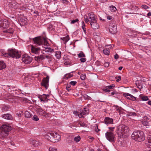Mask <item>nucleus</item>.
<instances>
[{"instance_id": "obj_36", "label": "nucleus", "mask_w": 151, "mask_h": 151, "mask_svg": "<svg viewBox=\"0 0 151 151\" xmlns=\"http://www.w3.org/2000/svg\"><path fill=\"white\" fill-rule=\"evenodd\" d=\"M104 53L106 55H109L110 53V50L109 49H106L103 50Z\"/></svg>"}, {"instance_id": "obj_19", "label": "nucleus", "mask_w": 151, "mask_h": 151, "mask_svg": "<svg viewBox=\"0 0 151 151\" xmlns=\"http://www.w3.org/2000/svg\"><path fill=\"white\" fill-rule=\"evenodd\" d=\"M2 117L3 118L9 120H12L13 119L12 116L9 114H5L2 116Z\"/></svg>"}, {"instance_id": "obj_16", "label": "nucleus", "mask_w": 151, "mask_h": 151, "mask_svg": "<svg viewBox=\"0 0 151 151\" xmlns=\"http://www.w3.org/2000/svg\"><path fill=\"white\" fill-rule=\"evenodd\" d=\"M123 95L128 99L132 101H134L136 100V98L135 97L128 93H124Z\"/></svg>"}, {"instance_id": "obj_2", "label": "nucleus", "mask_w": 151, "mask_h": 151, "mask_svg": "<svg viewBox=\"0 0 151 151\" xmlns=\"http://www.w3.org/2000/svg\"><path fill=\"white\" fill-rule=\"evenodd\" d=\"M132 138L139 142H141L145 139V136L143 132L136 131L134 132L132 135Z\"/></svg>"}, {"instance_id": "obj_21", "label": "nucleus", "mask_w": 151, "mask_h": 151, "mask_svg": "<svg viewBox=\"0 0 151 151\" xmlns=\"http://www.w3.org/2000/svg\"><path fill=\"white\" fill-rule=\"evenodd\" d=\"M104 122L106 124H112L113 123V119L109 117L105 118Z\"/></svg>"}, {"instance_id": "obj_25", "label": "nucleus", "mask_w": 151, "mask_h": 151, "mask_svg": "<svg viewBox=\"0 0 151 151\" xmlns=\"http://www.w3.org/2000/svg\"><path fill=\"white\" fill-rule=\"evenodd\" d=\"M147 138L148 142L146 143V145L148 147L151 148V135L148 136Z\"/></svg>"}, {"instance_id": "obj_46", "label": "nucleus", "mask_w": 151, "mask_h": 151, "mask_svg": "<svg viewBox=\"0 0 151 151\" xmlns=\"http://www.w3.org/2000/svg\"><path fill=\"white\" fill-rule=\"evenodd\" d=\"M50 114L48 113H47L45 112V113H44L42 116L45 117L46 118L48 117L49 116Z\"/></svg>"}, {"instance_id": "obj_39", "label": "nucleus", "mask_w": 151, "mask_h": 151, "mask_svg": "<svg viewBox=\"0 0 151 151\" xmlns=\"http://www.w3.org/2000/svg\"><path fill=\"white\" fill-rule=\"evenodd\" d=\"M129 116H137L136 114L133 112H129L128 114Z\"/></svg>"}, {"instance_id": "obj_45", "label": "nucleus", "mask_w": 151, "mask_h": 151, "mask_svg": "<svg viewBox=\"0 0 151 151\" xmlns=\"http://www.w3.org/2000/svg\"><path fill=\"white\" fill-rule=\"evenodd\" d=\"M49 151H57V149L51 147L49 148Z\"/></svg>"}, {"instance_id": "obj_10", "label": "nucleus", "mask_w": 151, "mask_h": 151, "mask_svg": "<svg viewBox=\"0 0 151 151\" xmlns=\"http://www.w3.org/2000/svg\"><path fill=\"white\" fill-rule=\"evenodd\" d=\"M49 95H46L45 94H43L42 95H39L38 96V98H39L41 101H43L44 103L47 102L48 101L47 99L48 97H49Z\"/></svg>"}, {"instance_id": "obj_30", "label": "nucleus", "mask_w": 151, "mask_h": 151, "mask_svg": "<svg viewBox=\"0 0 151 151\" xmlns=\"http://www.w3.org/2000/svg\"><path fill=\"white\" fill-rule=\"evenodd\" d=\"M6 67V65L3 62L0 61V70L5 68Z\"/></svg>"}, {"instance_id": "obj_63", "label": "nucleus", "mask_w": 151, "mask_h": 151, "mask_svg": "<svg viewBox=\"0 0 151 151\" xmlns=\"http://www.w3.org/2000/svg\"><path fill=\"white\" fill-rule=\"evenodd\" d=\"M64 64L65 65H70V62H65V63H64Z\"/></svg>"}, {"instance_id": "obj_48", "label": "nucleus", "mask_w": 151, "mask_h": 151, "mask_svg": "<svg viewBox=\"0 0 151 151\" xmlns=\"http://www.w3.org/2000/svg\"><path fill=\"white\" fill-rule=\"evenodd\" d=\"M86 58H81L80 59V60L82 62V63H84L86 61Z\"/></svg>"}, {"instance_id": "obj_12", "label": "nucleus", "mask_w": 151, "mask_h": 151, "mask_svg": "<svg viewBox=\"0 0 151 151\" xmlns=\"http://www.w3.org/2000/svg\"><path fill=\"white\" fill-rule=\"evenodd\" d=\"M109 32L113 34H115L117 32V26L116 24L110 26L109 28Z\"/></svg>"}, {"instance_id": "obj_17", "label": "nucleus", "mask_w": 151, "mask_h": 151, "mask_svg": "<svg viewBox=\"0 0 151 151\" xmlns=\"http://www.w3.org/2000/svg\"><path fill=\"white\" fill-rule=\"evenodd\" d=\"M19 21L20 25L22 26L26 24L27 22V19L24 17H20Z\"/></svg>"}, {"instance_id": "obj_38", "label": "nucleus", "mask_w": 151, "mask_h": 151, "mask_svg": "<svg viewBox=\"0 0 151 151\" xmlns=\"http://www.w3.org/2000/svg\"><path fill=\"white\" fill-rule=\"evenodd\" d=\"M81 139L80 137L79 136H78L77 137H75L74 139V140L76 142H79Z\"/></svg>"}, {"instance_id": "obj_41", "label": "nucleus", "mask_w": 151, "mask_h": 151, "mask_svg": "<svg viewBox=\"0 0 151 151\" xmlns=\"http://www.w3.org/2000/svg\"><path fill=\"white\" fill-rule=\"evenodd\" d=\"M115 87V86L114 84H112L110 86H107L105 87V88H108L109 89H113V88H114Z\"/></svg>"}, {"instance_id": "obj_7", "label": "nucleus", "mask_w": 151, "mask_h": 151, "mask_svg": "<svg viewBox=\"0 0 151 151\" xmlns=\"http://www.w3.org/2000/svg\"><path fill=\"white\" fill-rule=\"evenodd\" d=\"M22 61L25 64H29L32 60V58L27 55H23L22 57Z\"/></svg>"}, {"instance_id": "obj_9", "label": "nucleus", "mask_w": 151, "mask_h": 151, "mask_svg": "<svg viewBox=\"0 0 151 151\" xmlns=\"http://www.w3.org/2000/svg\"><path fill=\"white\" fill-rule=\"evenodd\" d=\"M60 136L57 133H54L53 137L51 139V142L55 143L58 142L60 140Z\"/></svg>"}, {"instance_id": "obj_50", "label": "nucleus", "mask_w": 151, "mask_h": 151, "mask_svg": "<svg viewBox=\"0 0 151 151\" xmlns=\"http://www.w3.org/2000/svg\"><path fill=\"white\" fill-rule=\"evenodd\" d=\"M141 7L143 9H148L149 8L148 6H147L146 5H142Z\"/></svg>"}, {"instance_id": "obj_28", "label": "nucleus", "mask_w": 151, "mask_h": 151, "mask_svg": "<svg viewBox=\"0 0 151 151\" xmlns=\"http://www.w3.org/2000/svg\"><path fill=\"white\" fill-rule=\"evenodd\" d=\"M6 29L4 31V32L10 34H13L14 32V29L12 28H9V29Z\"/></svg>"}, {"instance_id": "obj_15", "label": "nucleus", "mask_w": 151, "mask_h": 151, "mask_svg": "<svg viewBox=\"0 0 151 151\" xmlns=\"http://www.w3.org/2000/svg\"><path fill=\"white\" fill-rule=\"evenodd\" d=\"M88 17L89 19L90 23L96 20L95 16L93 13L88 14Z\"/></svg>"}, {"instance_id": "obj_32", "label": "nucleus", "mask_w": 151, "mask_h": 151, "mask_svg": "<svg viewBox=\"0 0 151 151\" xmlns=\"http://www.w3.org/2000/svg\"><path fill=\"white\" fill-rule=\"evenodd\" d=\"M73 76L72 74H71V73H69L65 74L64 77V78L65 79H67L68 78L72 77Z\"/></svg>"}, {"instance_id": "obj_60", "label": "nucleus", "mask_w": 151, "mask_h": 151, "mask_svg": "<svg viewBox=\"0 0 151 151\" xmlns=\"http://www.w3.org/2000/svg\"><path fill=\"white\" fill-rule=\"evenodd\" d=\"M84 18H85V21L86 22V23H88V22H90L89 19H88L87 18H85V17H84Z\"/></svg>"}, {"instance_id": "obj_3", "label": "nucleus", "mask_w": 151, "mask_h": 151, "mask_svg": "<svg viewBox=\"0 0 151 151\" xmlns=\"http://www.w3.org/2000/svg\"><path fill=\"white\" fill-rule=\"evenodd\" d=\"M34 43L39 45H47L48 43L46 39L40 36L37 37L33 39Z\"/></svg>"}, {"instance_id": "obj_26", "label": "nucleus", "mask_w": 151, "mask_h": 151, "mask_svg": "<svg viewBox=\"0 0 151 151\" xmlns=\"http://www.w3.org/2000/svg\"><path fill=\"white\" fill-rule=\"evenodd\" d=\"M35 58L36 60L40 61L44 59L45 57L43 55H40L35 56Z\"/></svg>"}, {"instance_id": "obj_18", "label": "nucleus", "mask_w": 151, "mask_h": 151, "mask_svg": "<svg viewBox=\"0 0 151 151\" xmlns=\"http://www.w3.org/2000/svg\"><path fill=\"white\" fill-rule=\"evenodd\" d=\"M31 50L32 52L35 54H38L40 51V49L39 48L35 47L32 45L31 47Z\"/></svg>"}, {"instance_id": "obj_61", "label": "nucleus", "mask_w": 151, "mask_h": 151, "mask_svg": "<svg viewBox=\"0 0 151 151\" xmlns=\"http://www.w3.org/2000/svg\"><path fill=\"white\" fill-rule=\"evenodd\" d=\"M114 128H115V127H109V129L110 131H111L110 132H112V131H113V129Z\"/></svg>"}, {"instance_id": "obj_13", "label": "nucleus", "mask_w": 151, "mask_h": 151, "mask_svg": "<svg viewBox=\"0 0 151 151\" xmlns=\"http://www.w3.org/2000/svg\"><path fill=\"white\" fill-rule=\"evenodd\" d=\"M121 125L118 126L117 128L116 133L119 137H121L124 134Z\"/></svg>"}, {"instance_id": "obj_20", "label": "nucleus", "mask_w": 151, "mask_h": 151, "mask_svg": "<svg viewBox=\"0 0 151 151\" xmlns=\"http://www.w3.org/2000/svg\"><path fill=\"white\" fill-rule=\"evenodd\" d=\"M8 5L9 7L13 9H16L17 7V4L14 1H12L9 3Z\"/></svg>"}, {"instance_id": "obj_33", "label": "nucleus", "mask_w": 151, "mask_h": 151, "mask_svg": "<svg viewBox=\"0 0 151 151\" xmlns=\"http://www.w3.org/2000/svg\"><path fill=\"white\" fill-rule=\"evenodd\" d=\"M9 107L8 106H3L2 107V110L3 111H8Z\"/></svg>"}, {"instance_id": "obj_37", "label": "nucleus", "mask_w": 151, "mask_h": 151, "mask_svg": "<svg viewBox=\"0 0 151 151\" xmlns=\"http://www.w3.org/2000/svg\"><path fill=\"white\" fill-rule=\"evenodd\" d=\"M78 56L79 58H84L85 57V54L82 51H81L80 53L78 54Z\"/></svg>"}, {"instance_id": "obj_58", "label": "nucleus", "mask_w": 151, "mask_h": 151, "mask_svg": "<svg viewBox=\"0 0 151 151\" xmlns=\"http://www.w3.org/2000/svg\"><path fill=\"white\" fill-rule=\"evenodd\" d=\"M135 84L137 86H138V85H140V84H139V81H136Z\"/></svg>"}, {"instance_id": "obj_40", "label": "nucleus", "mask_w": 151, "mask_h": 151, "mask_svg": "<svg viewBox=\"0 0 151 151\" xmlns=\"http://www.w3.org/2000/svg\"><path fill=\"white\" fill-rule=\"evenodd\" d=\"M79 124L81 127H86L87 126V125L85 123L82 121L80 122L79 123Z\"/></svg>"}, {"instance_id": "obj_55", "label": "nucleus", "mask_w": 151, "mask_h": 151, "mask_svg": "<svg viewBox=\"0 0 151 151\" xmlns=\"http://www.w3.org/2000/svg\"><path fill=\"white\" fill-rule=\"evenodd\" d=\"M103 91L106 92H109L110 91V90L108 89V88H106L104 89Z\"/></svg>"}, {"instance_id": "obj_57", "label": "nucleus", "mask_w": 151, "mask_h": 151, "mask_svg": "<svg viewBox=\"0 0 151 151\" xmlns=\"http://www.w3.org/2000/svg\"><path fill=\"white\" fill-rule=\"evenodd\" d=\"M119 56L117 54H116L114 55V58L116 60L119 58Z\"/></svg>"}, {"instance_id": "obj_35", "label": "nucleus", "mask_w": 151, "mask_h": 151, "mask_svg": "<svg viewBox=\"0 0 151 151\" xmlns=\"http://www.w3.org/2000/svg\"><path fill=\"white\" fill-rule=\"evenodd\" d=\"M55 55L57 58L59 59L61 56V52L60 51H57L56 52Z\"/></svg>"}, {"instance_id": "obj_31", "label": "nucleus", "mask_w": 151, "mask_h": 151, "mask_svg": "<svg viewBox=\"0 0 151 151\" xmlns=\"http://www.w3.org/2000/svg\"><path fill=\"white\" fill-rule=\"evenodd\" d=\"M45 51L46 52H52L54 51V50L51 48L50 47H47V48H45Z\"/></svg>"}, {"instance_id": "obj_49", "label": "nucleus", "mask_w": 151, "mask_h": 151, "mask_svg": "<svg viewBox=\"0 0 151 151\" xmlns=\"http://www.w3.org/2000/svg\"><path fill=\"white\" fill-rule=\"evenodd\" d=\"M82 28L83 29V31L84 32V33L86 34V30L85 28V24H84L82 26Z\"/></svg>"}, {"instance_id": "obj_4", "label": "nucleus", "mask_w": 151, "mask_h": 151, "mask_svg": "<svg viewBox=\"0 0 151 151\" xmlns=\"http://www.w3.org/2000/svg\"><path fill=\"white\" fill-rule=\"evenodd\" d=\"M1 129L2 131L0 136L4 137L9 134V132L12 129V127L9 124H4L1 126Z\"/></svg>"}, {"instance_id": "obj_47", "label": "nucleus", "mask_w": 151, "mask_h": 151, "mask_svg": "<svg viewBox=\"0 0 151 151\" xmlns=\"http://www.w3.org/2000/svg\"><path fill=\"white\" fill-rule=\"evenodd\" d=\"M143 101H147L149 100V99L147 96H143L142 98Z\"/></svg>"}, {"instance_id": "obj_43", "label": "nucleus", "mask_w": 151, "mask_h": 151, "mask_svg": "<svg viewBox=\"0 0 151 151\" xmlns=\"http://www.w3.org/2000/svg\"><path fill=\"white\" fill-rule=\"evenodd\" d=\"M111 10L113 12H115L116 10V7L113 6H111L110 7Z\"/></svg>"}, {"instance_id": "obj_42", "label": "nucleus", "mask_w": 151, "mask_h": 151, "mask_svg": "<svg viewBox=\"0 0 151 151\" xmlns=\"http://www.w3.org/2000/svg\"><path fill=\"white\" fill-rule=\"evenodd\" d=\"M32 119L34 121H37L39 120V118L37 116L35 115L33 116Z\"/></svg>"}, {"instance_id": "obj_24", "label": "nucleus", "mask_w": 151, "mask_h": 151, "mask_svg": "<svg viewBox=\"0 0 151 151\" xmlns=\"http://www.w3.org/2000/svg\"><path fill=\"white\" fill-rule=\"evenodd\" d=\"M121 126L122 127V130L124 134L129 132V129L127 126L123 125H121Z\"/></svg>"}, {"instance_id": "obj_29", "label": "nucleus", "mask_w": 151, "mask_h": 151, "mask_svg": "<svg viewBox=\"0 0 151 151\" xmlns=\"http://www.w3.org/2000/svg\"><path fill=\"white\" fill-rule=\"evenodd\" d=\"M61 39L63 40V42L64 44H66L70 39L69 36L68 35L66 37L63 38H61Z\"/></svg>"}, {"instance_id": "obj_54", "label": "nucleus", "mask_w": 151, "mask_h": 151, "mask_svg": "<svg viewBox=\"0 0 151 151\" xmlns=\"http://www.w3.org/2000/svg\"><path fill=\"white\" fill-rule=\"evenodd\" d=\"M113 17L112 16L108 15L107 16V18L108 20H111L112 19Z\"/></svg>"}, {"instance_id": "obj_59", "label": "nucleus", "mask_w": 151, "mask_h": 151, "mask_svg": "<svg viewBox=\"0 0 151 151\" xmlns=\"http://www.w3.org/2000/svg\"><path fill=\"white\" fill-rule=\"evenodd\" d=\"M104 65L106 67H108L109 65V63L108 62H106L104 64Z\"/></svg>"}, {"instance_id": "obj_44", "label": "nucleus", "mask_w": 151, "mask_h": 151, "mask_svg": "<svg viewBox=\"0 0 151 151\" xmlns=\"http://www.w3.org/2000/svg\"><path fill=\"white\" fill-rule=\"evenodd\" d=\"M81 80H84L86 78V75L85 74H82L81 76Z\"/></svg>"}, {"instance_id": "obj_8", "label": "nucleus", "mask_w": 151, "mask_h": 151, "mask_svg": "<svg viewBox=\"0 0 151 151\" xmlns=\"http://www.w3.org/2000/svg\"><path fill=\"white\" fill-rule=\"evenodd\" d=\"M9 23L6 20L0 21V27L3 29H7Z\"/></svg>"}, {"instance_id": "obj_27", "label": "nucleus", "mask_w": 151, "mask_h": 151, "mask_svg": "<svg viewBox=\"0 0 151 151\" xmlns=\"http://www.w3.org/2000/svg\"><path fill=\"white\" fill-rule=\"evenodd\" d=\"M37 112L38 114L42 116L44 113H45V111L42 109L39 108L37 109Z\"/></svg>"}, {"instance_id": "obj_56", "label": "nucleus", "mask_w": 151, "mask_h": 151, "mask_svg": "<svg viewBox=\"0 0 151 151\" xmlns=\"http://www.w3.org/2000/svg\"><path fill=\"white\" fill-rule=\"evenodd\" d=\"M45 57L48 59L50 60L52 58L49 55H47L45 56Z\"/></svg>"}, {"instance_id": "obj_51", "label": "nucleus", "mask_w": 151, "mask_h": 151, "mask_svg": "<svg viewBox=\"0 0 151 151\" xmlns=\"http://www.w3.org/2000/svg\"><path fill=\"white\" fill-rule=\"evenodd\" d=\"M77 83L76 81H72L70 82V83L73 86H74Z\"/></svg>"}, {"instance_id": "obj_1", "label": "nucleus", "mask_w": 151, "mask_h": 151, "mask_svg": "<svg viewBox=\"0 0 151 151\" xmlns=\"http://www.w3.org/2000/svg\"><path fill=\"white\" fill-rule=\"evenodd\" d=\"M2 56L6 57H12L19 58L21 57V54L16 50L13 49H9L7 52H3L1 54Z\"/></svg>"}, {"instance_id": "obj_14", "label": "nucleus", "mask_w": 151, "mask_h": 151, "mask_svg": "<svg viewBox=\"0 0 151 151\" xmlns=\"http://www.w3.org/2000/svg\"><path fill=\"white\" fill-rule=\"evenodd\" d=\"M91 27L94 29H98L99 28V25L97 22V20L95 22H90Z\"/></svg>"}, {"instance_id": "obj_62", "label": "nucleus", "mask_w": 151, "mask_h": 151, "mask_svg": "<svg viewBox=\"0 0 151 151\" xmlns=\"http://www.w3.org/2000/svg\"><path fill=\"white\" fill-rule=\"evenodd\" d=\"M70 86H67V87L66 88V89L68 91H69L70 90Z\"/></svg>"}, {"instance_id": "obj_52", "label": "nucleus", "mask_w": 151, "mask_h": 151, "mask_svg": "<svg viewBox=\"0 0 151 151\" xmlns=\"http://www.w3.org/2000/svg\"><path fill=\"white\" fill-rule=\"evenodd\" d=\"M79 20L78 19H76L75 20H73L71 22V24H74L75 23L78 22Z\"/></svg>"}, {"instance_id": "obj_22", "label": "nucleus", "mask_w": 151, "mask_h": 151, "mask_svg": "<svg viewBox=\"0 0 151 151\" xmlns=\"http://www.w3.org/2000/svg\"><path fill=\"white\" fill-rule=\"evenodd\" d=\"M53 132H51L50 133H47L45 135V137L47 139L50 141L51 142V139L53 137Z\"/></svg>"}, {"instance_id": "obj_64", "label": "nucleus", "mask_w": 151, "mask_h": 151, "mask_svg": "<svg viewBox=\"0 0 151 151\" xmlns=\"http://www.w3.org/2000/svg\"><path fill=\"white\" fill-rule=\"evenodd\" d=\"M137 87L139 89H140L142 88V86L140 85H138V86Z\"/></svg>"}, {"instance_id": "obj_34", "label": "nucleus", "mask_w": 151, "mask_h": 151, "mask_svg": "<svg viewBox=\"0 0 151 151\" xmlns=\"http://www.w3.org/2000/svg\"><path fill=\"white\" fill-rule=\"evenodd\" d=\"M24 114L25 117L27 118H30L32 116V115L27 111H25Z\"/></svg>"}, {"instance_id": "obj_23", "label": "nucleus", "mask_w": 151, "mask_h": 151, "mask_svg": "<svg viewBox=\"0 0 151 151\" xmlns=\"http://www.w3.org/2000/svg\"><path fill=\"white\" fill-rule=\"evenodd\" d=\"M30 143L34 147H38L40 145V143L38 141L35 140H32L31 141Z\"/></svg>"}, {"instance_id": "obj_53", "label": "nucleus", "mask_w": 151, "mask_h": 151, "mask_svg": "<svg viewBox=\"0 0 151 151\" xmlns=\"http://www.w3.org/2000/svg\"><path fill=\"white\" fill-rule=\"evenodd\" d=\"M79 112H80V110L79 111H73V114H75L76 115H78V114H80V113H79Z\"/></svg>"}, {"instance_id": "obj_11", "label": "nucleus", "mask_w": 151, "mask_h": 151, "mask_svg": "<svg viewBox=\"0 0 151 151\" xmlns=\"http://www.w3.org/2000/svg\"><path fill=\"white\" fill-rule=\"evenodd\" d=\"M89 111L87 110L86 108H84L83 110L81 109L80 110L78 116L80 118H83V115H85L88 113Z\"/></svg>"}, {"instance_id": "obj_6", "label": "nucleus", "mask_w": 151, "mask_h": 151, "mask_svg": "<svg viewBox=\"0 0 151 151\" xmlns=\"http://www.w3.org/2000/svg\"><path fill=\"white\" fill-rule=\"evenodd\" d=\"M49 77L48 76H47L46 78H44L41 83V85L45 87L46 89H47L49 86Z\"/></svg>"}, {"instance_id": "obj_5", "label": "nucleus", "mask_w": 151, "mask_h": 151, "mask_svg": "<svg viewBox=\"0 0 151 151\" xmlns=\"http://www.w3.org/2000/svg\"><path fill=\"white\" fill-rule=\"evenodd\" d=\"M107 139L111 142L114 141L115 135L112 132H107L105 134Z\"/></svg>"}]
</instances>
